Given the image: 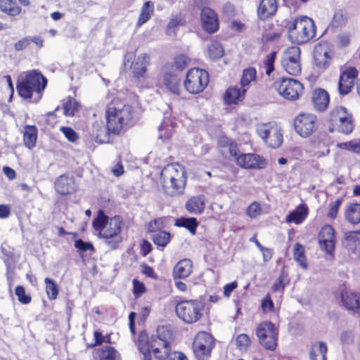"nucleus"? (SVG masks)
<instances>
[{"instance_id":"nucleus-6","label":"nucleus","mask_w":360,"mask_h":360,"mask_svg":"<svg viewBox=\"0 0 360 360\" xmlns=\"http://www.w3.org/2000/svg\"><path fill=\"white\" fill-rule=\"evenodd\" d=\"M203 305L196 300H182L175 306L176 314L184 323L191 324L197 322L202 316Z\"/></svg>"},{"instance_id":"nucleus-59","label":"nucleus","mask_w":360,"mask_h":360,"mask_svg":"<svg viewBox=\"0 0 360 360\" xmlns=\"http://www.w3.org/2000/svg\"><path fill=\"white\" fill-rule=\"evenodd\" d=\"M340 341L343 345H351L354 342V336L351 330H344L340 334Z\"/></svg>"},{"instance_id":"nucleus-21","label":"nucleus","mask_w":360,"mask_h":360,"mask_svg":"<svg viewBox=\"0 0 360 360\" xmlns=\"http://www.w3.org/2000/svg\"><path fill=\"white\" fill-rule=\"evenodd\" d=\"M329 143L330 138L326 134H319L311 142L314 155L316 158L328 155L330 153Z\"/></svg>"},{"instance_id":"nucleus-48","label":"nucleus","mask_w":360,"mask_h":360,"mask_svg":"<svg viewBox=\"0 0 360 360\" xmlns=\"http://www.w3.org/2000/svg\"><path fill=\"white\" fill-rule=\"evenodd\" d=\"M77 108H78L77 103L73 98H69L63 103L64 114L66 116H73L75 114V112L76 110H77Z\"/></svg>"},{"instance_id":"nucleus-62","label":"nucleus","mask_w":360,"mask_h":360,"mask_svg":"<svg viewBox=\"0 0 360 360\" xmlns=\"http://www.w3.org/2000/svg\"><path fill=\"white\" fill-rule=\"evenodd\" d=\"M223 13L229 18L233 17L236 14L234 6L229 2L226 3L223 7Z\"/></svg>"},{"instance_id":"nucleus-28","label":"nucleus","mask_w":360,"mask_h":360,"mask_svg":"<svg viewBox=\"0 0 360 360\" xmlns=\"http://www.w3.org/2000/svg\"><path fill=\"white\" fill-rule=\"evenodd\" d=\"M150 56L147 53L139 55L133 65V73L136 78L144 77L149 65Z\"/></svg>"},{"instance_id":"nucleus-54","label":"nucleus","mask_w":360,"mask_h":360,"mask_svg":"<svg viewBox=\"0 0 360 360\" xmlns=\"http://www.w3.org/2000/svg\"><path fill=\"white\" fill-rule=\"evenodd\" d=\"M15 293L20 303L27 304L31 302V297L29 295H26L25 289L23 286H17L15 288Z\"/></svg>"},{"instance_id":"nucleus-46","label":"nucleus","mask_w":360,"mask_h":360,"mask_svg":"<svg viewBox=\"0 0 360 360\" xmlns=\"http://www.w3.org/2000/svg\"><path fill=\"white\" fill-rule=\"evenodd\" d=\"M159 134L158 137L165 141L172 136L173 132V127L171 126L169 120H164L163 122L158 127Z\"/></svg>"},{"instance_id":"nucleus-26","label":"nucleus","mask_w":360,"mask_h":360,"mask_svg":"<svg viewBox=\"0 0 360 360\" xmlns=\"http://www.w3.org/2000/svg\"><path fill=\"white\" fill-rule=\"evenodd\" d=\"M277 8L276 0H261L257 9V13L260 18L266 19L274 15Z\"/></svg>"},{"instance_id":"nucleus-35","label":"nucleus","mask_w":360,"mask_h":360,"mask_svg":"<svg viewBox=\"0 0 360 360\" xmlns=\"http://www.w3.org/2000/svg\"><path fill=\"white\" fill-rule=\"evenodd\" d=\"M37 129L34 125H26L23 135V141L25 146L28 148H32L37 141Z\"/></svg>"},{"instance_id":"nucleus-17","label":"nucleus","mask_w":360,"mask_h":360,"mask_svg":"<svg viewBox=\"0 0 360 360\" xmlns=\"http://www.w3.org/2000/svg\"><path fill=\"white\" fill-rule=\"evenodd\" d=\"M320 247L328 255H333L335 246V231L332 226H323L319 233Z\"/></svg>"},{"instance_id":"nucleus-34","label":"nucleus","mask_w":360,"mask_h":360,"mask_svg":"<svg viewBox=\"0 0 360 360\" xmlns=\"http://www.w3.org/2000/svg\"><path fill=\"white\" fill-rule=\"evenodd\" d=\"M346 219L352 224L360 223V203H351L345 210Z\"/></svg>"},{"instance_id":"nucleus-8","label":"nucleus","mask_w":360,"mask_h":360,"mask_svg":"<svg viewBox=\"0 0 360 360\" xmlns=\"http://www.w3.org/2000/svg\"><path fill=\"white\" fill-rule=\"evenodd\" d=\"M330 122L333 126L330 130H337L345 134L352 133L354 129L352 115L346 108L338 106L330 112Z\"/></svg>"},{"instance_id":"nucleus-43","label":"nucleus","mask_w":360,"mask_h":360,"mask_svg":"<svg viewBox=\"0 0 360 360\" xmlns=\"http://www.w3.org/2000/svg\"><path fill=\"white\" fill-rule=\"evenodd\" d=\"M345 245L351 250H354L360 244V230L358 231H348L345 234Z\"/></svg>"},{"instance_id":"nucleus-11","label":"nucleus","mask_w":360,"mask_h":360,"mask_svg":"<svg viewBox=\"0 0 360 360\" xmlns=\"http://www.w3.org/2000/svg\"><path fill=\"white\" fill-rule=\"evenodd\" d=\"M274 87L283 98L290 101L299 98L303 92L302 84L292 78H281L274 82Z\"/></svg>"},{"instance_id":"nucleus-36","label":"nucleus","mask_w":360,"mask_h":360,"mask_svg":"<svg viewBox=\"0 0 360 360\" xmlns=\"http://www.w3.org/2000/svg\"><path fill=\"white\" fill-rule=\"evenodd\" d=\"M307 216V209L304 205H300L295 210L290 212L287 218L286 222L295 223L296 224L302 223Z\"/></svg>"},{"instance_id":"nucleus-25","label":"nucleus","mask_w":360,"mask_h":360,"mask_svg":"<svg viewBox=\"0 0 360 360\" xmlns=\"http://www.w3.org/2000/svg\"><path fill=\"white\" fill-rule=\"evenodd\" d=\"M193 264L191 259L180 260L174 267L173 277L174 280L187 278L192 272Z\"/></svg>"},{"instance_id":"nucleus-37","label":"nucleus","mask_w":360,"mask_h":360,"mask_svg":"<svg viewBox=\"0 0 360 360\" xmlns=\"http://www.w3.org/2000/svg\"><path fill=\"white\" fill-rule=\"evenodd\" d=\"M153 8L154 4L152 1H148L143 4L136 24L138 27H141L150 18Z\"/></svg>"},{"instance_id":"nucleus-12","label":"nucleus","mask_w":360,"mask_h":360,"mask_svg":"<svg viewBox=\"0 0 360 360\" xmlns=\"http://www.w3.org/2000/svg\"><path fill=\"white\" fill-rule=\"evenodd\" d=\"M318 126L317 117L311 113H300L294 120L295 130L301 137L310 136Z\"/></svg>"},{"instance_id":"nucleus-60","label":"nucleus","mask_w":360,"mask_h":360,"mask_svg":"<svg viewBox=\"0 0 360 360\" xmlns=\"http://www.w3.org/2000/svg\"><path fill=\"white\" fill-rule=\"evenodd\" d=\"M31 41V39L29 37H24L19 40L17 43L15 44V49L16 51H22L25 49Z\"/></svg>"},{"instance_id":"nucleus-38","label":"nucleus","mask_w":360,"mask_h":360,"mask_svg":"<svg viewBox=\"0 0 360 360\" xmlns=\"http://www.w3.org/2000/svg\"><path fill=\"white\" fill-rule=\"evenodd\" d=\"M207 53L210 59L217 60L224 56V50L219 42L212 41L207 46Z\"/></svg>"},{"instance_id":"nucleus-29","label":"nucleus","mask_w":360,"mask_h":360,"mask_svg":"<svg viewBox=\"0 0 360 360\" xmlns=\"http://www.w3.org/2000/svg\"><path fill=\"white\" fill-rule=\"evenodd\" d=\"M327 352L328 347L326 342L322 341L314 342L311 345L309 359L310 360H327Z\"/></svg>"},{"instance_id":"nucleus-7","label":"nucleus","mask_w":360,"mask_h":360,"mask_svg":"<svg viewBox=\"0 0 360 360\" xmlns=\"http://www.w3.org/2000/svg\"><path fill=\"white\" fill-rule=\"evenodd\" d=\"M259 344L266 350L274 352L278 346V329L271 321H263L256 328Z\"/></svg>"},{"instance_id":"nucleus-5","label":"nucleus","mask_w":360,"mask_h":360,"mask_svg":"<svg viewBox=\"0 0 360 360\" xmlns=\"http://www.w3.org/2000/svg\"><path fill=\"white\" fill-rule=\"evenodd\" d=\"M286 28L288 38L293 44H305L312 39L316 35L314 22L311 18L307 16H303L288 22Z\"/></svg>"},{"instance_id":"nucleus-47","label":"nucleus","mask_w":360,"mask_h":360,"mask_svg":"<svg viewBox=\"0 0 360 360\" xmlns=\"http://www.w3.org/2000/svg\"><path fill=\"white\" fill-rule=\"evenodd\" d=\"M46 291L49 299L55 300L58 294V289L57 284L51 278H46Z\"/></svg>"},{"instance_id":"nucleus-32","label":"nucleus","mask_w":360,"mask_h":360,"mask_svg":"<svg viewBox=\"0 0 360 360\" xmlns=\"http://www.w3.org/2000/svg\"><path fill=\"white\" fill-rule=\"evenodd\" d=\"M110 133L108 126L104 127L101 123L96 122L93 125V136L96 142L98 143H105L110 141Z\"/></svg>"},{"instance_id":"nucleus-61","label":"nucleus","mask_w":360,"mask_h":360,"mask_svg":"<svg viewBox=\"0 0 360 360\" xmlns=\"http://www.w3.org/2000/svg\"><path fill=\"white\" fill-rule=\"evenodd\" d=\"M285 278L284 276H281L277 279V281L273 284L272 285V290L274 292L276 291H283L285 288V284H284Z\"/></svg>"},{"instance_id":"nucleus-64","label":"nucleus","mask_w":360,"mask_h":360,"mask_svg":"<svg viewBox=\"0 0 360 360\" xmlns=\"http://www.w3.org/2000/svg\"><path fill=\"white\" fill-rule=\"evenodd\" d=\"M141 272L143 274L146 275L149 278H157L153 269L147 264H143L141 265Z\"/></svg>"},{"instance_id":"nucleus-58","label":"nucleus","mask_w":360,"mask_h":360,"mask_svg":"<svg viewBox=\"0 0 360 360\" xmlns=\"http://www.w3.org/2000/svg\"><path fill=\"white\" fill-rule=\"evenodd\" d=\"M75 247L81 252H86L89 250L94 251V248L91 243L84 242L82 239H77L75 241Z\"/></svg>"},{"instance_id":"nucleus-57","label":"nucleus","mask_w":360,"mask_h":360,"mask_svg":"<svg viewBox=\"0 0 360 360\" xmlns=\"http://www.w3.org/2000/svg\"><path fill=\"white\" fill-rule=\"evenodd\" d=\"M60 131L64 134L65 138L71 142H75L79 139L77 132L71 127H61Z\"/></svg>"},{"instance_id":"nucleus-16","label":"nucleus","mask_w":360,"mask_h":360,"mask_svg":"<svg viewBox=\"0 0 360 360\" xmlns=\"http://www.w3.org/2000/svg\"><path fill=\"white\" fill-rule=\"evenodd\" d=\"M357 75L358 71L354 67L342 70L338 82V91L340 95H347L352 91Z\"/></svg>"},{"instance_id":"nucleus-9","label":"nucleus","mask_w":360,"mask_h":360,"mask_svg":"<svg viewBox=\"0 0 360 360\" xmlns=\"http://www.w3.org/2000/svg\"><path fill=\"white\" fill-rule=\"evenodd\" d=\"M209 83L208 72L200 68H191L187 74L184 81L186 90L192 94H197L203 91Z\"/></svg>"},{"instance_id":"nucleus-10","label":"nucleus","mask_w":360,"mask_h":360,"mask_svg":"<svg viewBox=\"0 0 360 360\" xmlns=\"http://www.w3.org/2000/svg\"><path fill=\"white\" fill-rule=\"evenodd\" d=\"M257 133L269 146L273 148L280 147L283 143L281 128L275 122L257 124Z\"/></svg>"},{"instance_id":"nucleus-63","label":"nucleus","mask_w":360,"mask_h":360,"mask_svg":"<svg viewBox=\"0 0 360 360\" xmlns=\"http://www.w3.org/2000/svg\"><path fill=\"white\" fill-rule=\"evenodd\" d=\"M238 287V283L236 281H233L232 283L226 284L224 287V295L226 297H229L231 296V292Z\"/></svg>"},{"instance_id":"nucleus-31","label":"nucleus","mask_w":360,"mask_h":360,"mask_svg":"<svg viewBox=\"0 0 360 360\" xmlns=\"http://www.w3.org/2000/svg\"><path fill=\"white\" fill-rule=\"evenodd\" d=\"M246 91L247 89L245 88H239L237 86L231 87L226 91L224 96V100L225 103L229 105L236 104L244 98Z\"/></svg>"},{"instance_id":"nucleus-3","label":"nucleus","mask_w":360,"mask_h":360,"mask_svg":"<svg viewBox=\"0 0 360 360\" xmlns=\"http://www.w3.org/2000/svg\"><path fill=\"white\" fill-rule=\"evenodd\" d=\"M121 221L119 217L108 218L102 211L93 221V226L99 232V236L105 239V243L112 250L116 249L122 242L120 235Z\"/></svg>"},{"instance_id":"nucleus-56","label":"nucleus","mask_w":360,"mask_h":360,"mask_svg":"<svg viewBox=\"0 0 360 360\" xmlns=\"http://www.w3.org/2000/svg\"><path fill=\"white\" fill-rule=\"evenodd\" d=\"M261 307L264 314L274 312L275 310L274 304L269 295H267L262 300Z\"/></svg>"},{"instance_id":"nucleus-24","label":"nucleus","mask_w":360,"mask_h":360,"mask_svg":"<svg viewBox=\"0 0 360 360\" xmlns=\"http://www.w3.org/2000/svg\"><path fill=\"white\" fill-rule=\"evenodd\" d=\"M205 207V197L203 195L192 196L185 205V208L190 214H200Z\"/></svg>"},{"instance_id":"nucleus-53","label":"nucleus","mask_w":360,"mask_h":360,"mask_svg":"<svg viewBox=\"0 0 360 360\" xmlns=\"http://www.w3.org/2000/svg\"><path fill=\"white\" fill-rule=\"evenodd\" d=\"M191 59L184 54H179L174 58V66L176 69L183 70L190 63Z\"/></svg>"},{"instance_id":"nucleus-51","label":"nucleus","mask_w":360,"mask_h":360,"mask_svg":"<svg viewBox=\"0 0 360 360\" xmlns=\"http://www.w3.org/2000/svg\"><path fill=\"white\" fill-rule=\"evenodd\" d=\"M275 58H276V53L272 52L270 54L267 55L264 60L263 68L265 71V73L267 75H270L271 73L274 70V63L275 61Z\"/></svg>"},{"instance_id":"nucleus-14","label":"nucleus","mask_w":360,"mask_h":360,"mask_svg":"<svg viewBox=\"0 0 360 360\" xmlns=\"http://www.w3.org/2000/svg\"><path fill=\"white\" fill-rule=\"evenodd\" d=\"M214 347L212 336L206 332L198 333L193 342V352L198 360H206Z\"/></svg>"},{"instance_id":"nucleus-27","label":"nucleus","mask_w":360,"mask_h":360,"mask_svg":"<svg viewBox=\"0 0 360 360\" xmlns=\"http://www.w3.org/2000/svg\"><path fill=\"white\" fill-rule=\"evenodd\" d=\"M313 103L317 110H325L329 103V95L327 91L322 89H316L314 91L312 96Z\"/></svg>"},{"instance_id":"nucleus-2","label":"nucleus","mask_w":360,"mask_h":360,"mask_svg":"<svg viewBox=\"0 0 360 360\" xmlns=\"http://www.w3.org/2000/svg\"><path fill=\"white\" fill-rule=\"evenodd\" d=\"M134 117L133 108L119 100H113L105 110L108 128L112 134H118L124 126L131 124Z\"/></svg>"},{"instance_id":"nucleus-19","label":"nucleus","mask_w":360,"mask_h":360,"mask_svg":"<svg viewBox=\"0 0 360 360\" xmlns=\"http://www.w3.org/2000/svg\"><path fill=\"white\" fill-rule=\"evenodd\" d=\"M201 22L203 29L209 32L214 33L219 29V21L215 12L211 8L204 6L201 11Z\"/></svg>"},{"instance_id":"nucleus-49","label":"nucleus","mask_w":360,"mask_h":360,"mask_svg":"<svg viewBox=\"0 0 360 360\" xmlns=\"http://www.w3.org/2000/svg\"><path fill=\"white\" fill-rule=\"evenodd\" d=\"M343 199L342 198L336 199L335 201L330 202L329 203V211L327 214L328 218L335 219H336L338 213V210L340 209V205H342Z\"/></svg>"},{"instance_id":"nucleus-50","label":"nucleus","mask_w":360,"mask_h":360,"mask_svg":"<svg viewBox=\"0 0 360 360\" xmlns=\"http://www.w3.org/2000/svg\"><path fill=\"white\" fill-rule=\"evenodd\" d=\"M236 344L240 350L245 351L250 345V338L247 334H240L236 337Z\"/></svg>"},{"instance_id":"nucleus-41","label":"nucleus","mask_w":360,"mask_h":360,"mask_svg":"<svg viewBox=\"0 0 360 360\" xmlns=\"http://www.w3.org/2000/svg\"><path fill=\"white\" fill-rule=\"evenodd\" d=\"M171 235L169 232L159 231H154L152 235L153 243L159 247H165L170 240Z\"/></svg>"},{"instance_id":"nucleus-33","label":"nucleus","mask_w":360,"mask_h":360,"mask_svg":"<svg viewBox=\"0 0 360 360\" xmlns=\"http://www.w3.org/2000/svg\"><path fill=\"white\" fill-rule=\"evenodd\" d=\"M0 10L11 17L20 15L22 11L21 7L13 0H0Z\"/></svg>"},{"instance_id":"nucleus-18","label":"nucleus","mask_w":360,"mask_h":360,"mask_svg":"<svg viewBox=\"0 0 360 360\" xmlns=\"http://www.w3.org/2000/svg\"><path fill=\"white\" fill-rule=\"evenodd\" d=\"M343 307L354 314H360V292L345 290L340 294Z\"/></svg>"},{"instance_id":"nucleus-55","label":"nucleus","mask_w":360,"mask_h":360,"mask_svg":"<svg viewBox=\"0 0 360 360\" xmlns=\"http://www.w3.org/2000/svg\"><path fill=\"white\" fill-rule=\"evenodd\" d=\"M262 213V207L259 203L253 202L246 210L247 215L250 218H256Z\"/></svg>"},{"instance_id":"nucleus-23","label":"nucleus","mask_w":360,"mask_h":360,"mask_svg":"<svg viewBox=\"0 0 360 360\" xmlns=\"http://www.w3.org/2000/svg\"><path fill=\"white\" fill-rule=\"evenodd\" d=\"M56 191L61 195H68L76 190L75 180L72 177L61 175L55 182Z\"/></svg>"},{"instance_id":"nucleus-45","label":"nucleus","mask_w":360,"mask_h":360,"mask_svg":"<svg viewBox=\"0 0 360 360\" xmlns=\"http://www.w3.org/2000/svg\"><path fill=\"white\" fill-rule=\"evenodd\" d=\"M337 147L354 153H360V139H353L349 141L338 143Z\"/></svg>"},{"instance_id":"nucleus-39","label":"nucleus","mask_w":360,"mask_h":360,"mask_svg":"<svg viewBox=\"0 0 360 360\" xmlns=\"http://www.w3.org/2000/svg\"><path fill=\"white\" fill-rule=\"evenodd\" d=\"M175 225L179 227H184L188 229L192 235L196 233V228L198 226V222L195 218H180L175 222Z\"/></svg>"},{"instance_id":"nucleus-15","label":"nucleus","mask_w":360,"mask_h":360,"mask_svg":"<svg viewBox=\"0 0 360 360\" xmlns=\"http://www.w3.org/2000/svg\"><path fill=\"white\" fill-rule=\"evenodd\" d=\"M157 85L168 92L179 96L181 94V79L176 74L171 72H164L158 77Z\"/></svg>"},{"instance_id":"nucleus-22","label":"nucleus","mask_w":360,"mask_h":360,"mask_svg":"<svg viewBox=\"0 0 360 360\" xmlns=\"http://www.w3.org/2000/svg\"><path fill=\"white\" fill-rule=\"evenodd\" d=\"M152 337L155 338L153 347H156L157 342L160 343L163 349V351H162L163 355H169L170 352V340L172 339V333L164 326L158 327L156 335H153Z\"/></svg>"},{"instance_id":"nucleus-4","label":"nucleus","mask_w":360,"mask_h":360,"mask_svg":"<svg viewBox=\"0 0 360 360\" xmlns=\"http://www.w3.org/2000/svg\"><path fill=\"white\" fill-rule=\"evenodd\" d=\"M46 83V78L34 70L19 77L16 88L19 96L24 99H30L33 94H37L34 102H37L41 98V92L45 89Z\"/></svg>"},{"instance_id":"nucleus-13","label":"nucleus","mask_w":360,"mask_h":360,"mask_svg":"<svg viewBox=\"0 0 360 360\" xmlns=\"http://www.w3.org/2000/svg\"><path fill=\"white\" fill-rule=\"evenodd\" d=\"M300 53L298 46L289 47L283 53L282 67L289 75L296 76L301 72Z\"/></svg>"},{"instance_id":"nucleus-40","label":"nucleus","mask_w":360,"mask_h":360,"mask_svg":"<svg viewBox=\"0 0 360 360\" xmlns=\"http://www.w3.org/2000/svg\"><path fill=\"white\" fill-rule=\"evenodd\" d=\"M100 360H122L120 353L111 346H104L100 349Z\"/></svg>"},{"instance_id":"nucleus-52","label":"nucleus","mask_w":360,"mask_h":360,"mask_svg":"<svg viewBox=\"0 0 360 360\" xmlns=\"http://www.w3.org/2000/svg\"><path fill=\"white\" fill-rule=\"evenodd\" d=\"M155 338L153 337H150L149 340V348L153 351L154 356L158 359H165L168 355H163L162 351H163L162 346L160 343L157 342L156 347H153V343L155 342Z\"/></svg>"},{"instance_id":"nucleus-42","label":"nucleus","mask_w":360,"mask_h":360,"mask_svg":"<svg viewBox=\"0 0 360 360\" xmlns=\"http://www.w3.org/2000/svg\"><path fill=\"white\" fill-rule=\"evenodd\" d=\"M257 77V71L253 68L245 69L243 72L242 78L240 79L241 88L247 89L246 87L252 82H255Z\"/></svg>"},{"instance_id":"nucleus-1","label":"nucleus","mask_w":360,"mask_h":360,"mask_svg":"<svg viewBox=\"0 0 360 360\" xmlns=\"http://www.w3.org/2000/svg\"><path fill=\"white\" fill-rule=\"evenodd\" d=\"M187 181L185 167L178 163L168 164L160 174V184L164 192L171 196L182 194Z\"/></svg>"},{"instance_id":"nucleus-44","label":"nucleus","mask_w":360,"mask_h":360,"mask_svg":"<svg viewBox=\"0 0 360 360\" xmlns=\"http://www.w3.org/2000/svg\"><path fill=\"white\" fill-rule=\"evenodd\" d=\"M294 259L304 269L307 268V264L305 261L304 248L300 243L295 244L293 248Z\"/></svg>"},{"instance_id":"nucleus-20","label":"nucleus","mask_w":360,"mask_h":360,"mask_svg":"<svg viewBox=\"0 0 360 360\" xmlns=\"http://www.w3.org/2000/svg\"><path fill=\"white\" fill-rule=\"evenodd\" d=\"M238 166L245 169L262 168L264 165L262 158L253 153L241 154L236 158Z\"/></svg>"},{"instance_id":"nucleus-30","label":"nucleus","mask_w":360,"mask_h":360,"mask_svg":"<svg viewBox=\"0 0 360 360\" xmlns=\"http://www.w3.org/2000/svg\"><path fill=\"white\" fill-rule=\"evenodd\" d=\"M314 59L316 65L320 69L328 68L330 63V56L328 52L321 46L315 47Z\"/></svg>"}]
</instances>
